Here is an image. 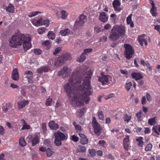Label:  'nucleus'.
Here are the masks:
<instances>
[{
  "instance_id": "nucleus-1",
  "label": "nucleus",
  "mask_w": 160,
  "mask_h": 160,
  "mask_svg": "<svg viewBox=\"0 0 160 160\" xmlns=\"http://www.w3.org/2000/svg\"><path fill=\"white\" fill-rule=\"evenodd\" d=\"M84 76L78 72H73L68 82L64 85V89L69 99L78 107L88 103L90 96L93 92L91 80L92 72L90 69L85 71Z\"/></svg>"
},
{
  "instance_id": "nucleus-2",
  "label": "nucleus",
  "mask_w": 160,
  "mask_h": 160,
  "mask_svg": "<svg viewBox=\"0 0 160 160\" xmlns=\"http://www.w3.org/2000/svg\"><path fill=\"white\" fill-rule=\"evenodd\" d=\"M30 40L28 35L21 33L18 35L13 36L10 40L9 45L11 47L17 48L22 44L25 50L27 51L31 48Z\"/></svg>"
},
{
  "instance_id": "nucleus-3",
  "label": "nucleus",
  "mask_w": 160,
  "mask_h": 160,
  "mask_svg": "<svg viewBox=\"0 0 160 160\" xmlns=\"http://www.w3.org/2000/svg\"><path fill=\"white\" fill-rule=\"evenodd\" d=\"M71 59V56L69 53H66L63 54L55 59V66L59 67L62 65L65 61Z\"/></svg>"
},
{
  "instance_id": "nucleus-4",
  "label": "nucleus",
  "mask_w": 160,
  "mask_h": 160,
  "mask_svg": "<svg viewBox=\"0 0 160 160\" xmlns=\"http://www.w3.org/2000/svg\"><path fill=\"white\" fill-rule=\"evenodd\" d=\"M54 136L55 137L54 143L57 146H60L61 145V141L67 140L68 138L67 136L63 133L58 131L54 133Z\"/></svg>"
},
{
  "instance_id": "nucleus-5",
  "label": "nucleus",
  "mask_w": 160,
  "mask_h": 160,
  "mask_svg": "<svg viewBox=\"0 0 160 160\" xmlns=\"http://www.w3.org/2000/svg\"><path fill=\"white\" fill-rule=\"evenodd\" d=\"M87 16L83 14L80 15L78 18V20H76L75 22L74 27L79 29L82 28L87 20Z\"/></svg>"
},
{
  "instance_id": "nucleus-6",
  "label": "nucleus",
  "mask_w": 160,
  "mask_h": 160,
  "mask_svg": "<svg viewBox=\"0 0 160 160\" xmlns=\"http://www.w3.org/2000/svg\"><path fill=\"white\" fill-rule=\"evenodd\" d=\"M92 123V127L94 129V133L97 135H100L102 132V128L98 123L94 117H93Z\"/></svg>"
},
{
  "instance_id": "nucleus-7",
  "label": "nucleus",
  "mask_w": 160,
  "mask_h": 160,
  "mask_svg": "<svg viewBox=\"0 0 160 160\" xmlns=\"http://www.w3.org/2000/svg\"><path fill=\"white\" fill-rule=\"evenodd\" d=\"M125 48V57L127 59L131 58L134 53V50L132 47L129 44H125L124 46Z\"/></svg>"
},
{
  "instance_id": "nucleus-8",
  "label": "nucleus",
  "mask_w": 160,
  "mask_h": 160,
  "mask_svg": "<svg viewBox=\"0 0 160 160\" xmlns=\"http://www.w3.org/2000/svg\"><path fill=\"white\" fill-rule=\"evenodd\" d=\"M28 139V142L31 143L32 147L38 143L40 141L39 136L38 134L37 133H35L34 136H29Z\"/></svg>"
},
{
  "instance_id": "nucleus-9",
  "label": "nucleus",
  "mask_w": 160,
  "mask_h": 160,
  "mask_svg": "<svg viewBox=\"0 0 160 160\" xmlns=\"http://www.w3.org/2000/svg\"><path fill=\"white\" fill-rule=\"evenodd\" d=\"M101 76L98 77L99 82H100L103 85H106L109 81V79L111 78V76L105 75L103 73H101Z\"/></svg>"
},
{
  "instance_id": "nucleus-10",
  "label": "nucleus",
  "mask_w": 160,
  "mask_h": 160,
  "mask_svg": "<svg viewBox=\"0 0 160 160\" xmlns=\"http://www.w3.org/2000/svg\"><path fill=\"white\" fill-rule=\"evenodd\" d=\"M72 70L68 68L66 66L63 67L61 70L58 72V76H62L63 77H68L71 73Z\"/></svg>"
},
{
  "instance_id": "nucleus-11",
  "label": "nucleus",
  "mask_w": 160,
  "mask_h": 160,
  "mask_svg": "<svg viewBox=\"0 0 160 160\" xmlns=\"http://www.w3.org/2000/svg\"><path fill=\"white\" fill-rule=\"evenodd\" d=\"M113 30L118 33L120 36L124 35L125 33V28L123 26H118L117 25L112 28Z\"/></svg>"
},
{
  "instance_id": "nucleus-12",
  "label": "nucleus",
  "mask_w": 160,
  "mask_h": 160,
  "mask_svg": "<svg viewBox=\"0 0 160 160\" xmlns=\"http://www.w3.org/2000/svg\"><path fill=\"white\" fill-rule=\"evenodd\" d=\"M120 35L116 31L112 29L109 36V38L111 41L115 42L118 40L120 38Z\"/></svg>"
},
{
  "instance_id": "nucleus-13",
  "label": "nucleus",
  "mask_w": 160,
  "mask_h": 160,
  "mask_svg": "<svg viewBox=\"0 0 160 160\" xmlns=\"http://www.w3.org/2000/svg\"><path fill=\"white\" fill-rule=\"evenodd\" d=\"M129 135L125 136L123 141V148L126 151H128L129 149Z\"/></svg>"
},
{
  "instance_id": "nucleus-14",
  "label": "nucleus",
  "mask_w": 160,
  "mask_h": 160,
  "mask_svg": "<svg viewBox=\"0 0 160 160\" xmlns=\"http://www.w3.org/2000/svg\"><path fill=\"white\" fill-rule=\"evenodd\" d=\"M120 2L119 0H114L112 2V6L114 10L118 12H120L121 8H120Z\"/></svg>"
},
{
  "instance_id": "nucleus-15",
  "label": "nucleus",
  "mask_w": 160,
  "mask_h": 160,
  "mask_svg": "<svg viewBox=\"0 0 160 160\" xmlns=\"http://www.w3.org/2000/svg\"><path fill=\"white\" fill-rule=\"evenodd\" d=\"M79 135L81 138L80 142L81 144L84 145L88 143V140L84 134L80 133Z\"/></svg>"
},
{
  "instance_id": "nucleus-16",
  "label": "nucleus",
  "mask_w": 160,
  "mask_h": 160,
  "mask_svg": "<svg viewBox=\"0 0 160 160\" xmlns=\"http://www.w3.org/2000/svg\"><path fill=\"white\" fill-rule=\"evenodd\" d=\"M131 76L132 78L135 79L136 81L138 80L143 78V76L141 73L138 72H133L131 74Z\"/></svg>"
},
{
  "instance_id": "nucleus-17",
  "label": "nucleus",
  "mask_w": 160,
  "mask_h": 160,
  "mask_svg": "<svg viewBox=\"0 0 160 160\" xmlns=\"http://www.w3.org/2000/svg\"><path fill=\"white\" fill-rule=\"evenodd\" d=\"M108 16L105 12H102L100 13L99 19L101 21L105 22L108 20Z\"/></svg>"
},
{
  "instance_id": "nucleus-18",
  "label": "nucleus",
  "mask_w": 160,
  "mask_h": 160,
  "mask_svg": "<svg viewBox=\"0 0 160 160\" xmlns=\"http://www.w3.org/2000/svg\"><path fill=\"white\" fill-rule=\"evenodd\" d=\"M48 126L49 128L52 130H56L59 128L58 124L53 121H50L49 122Z\"/></svg>"
},
{
  "instance_id": "nucleus-19",
  "label": "nucleus",
  "mask_w": 160,
  "mask_h": 160,
  "mask_svg": "<svg viewBox=\"0 0 160 160\" xmlns=\"http://www.w3.org/2000/svg\"><path fill=\"white\" fill-rule=\"evenodd\" d=\"M29 101L28 100H23L18 102V108L19 109L22 108L26 105L29 104Z\"/></svg>"
},
{
  "instance_id": "nucleus-20",
  "label": "nucleus",
  "mask_w": 160,
  "mask_h": 160,
  "mask_svg": "<svg viewBox=\"0 0 160 160\" xmlns=\"http://www.w3.org/2000/svg\"><path fill=\"white\" fill-rule=\"evenodd\" d=\"M12 77V79L14 80L17 81L18 79L19 75L17 69L15 68L13 70Z\"/></svg>"
},
{
  "instance_id": "nucleus-21",
  "label": "nucleus",
  "mask_w": 160,
  "mask_h": 160,
  "mask_svg": "<svg viewBox=\"0 0 160 160\" xmlns=\"http://www.w3.org/2000/svg\"><path fill=\"white\" fill-rule=\"evenodd\" d=\"M138 42L141 46H143L144 44L146 46L148 44L147 40L144 37L142 36H140L138 38Z\"/></svg>"
},
{
  "instance_id": "nucleus-22",
  "label": "nucleus",
  "mask_w": 160,
  "mask_h": 160,
  "mask_svg": "<svg viewBox=\"0 0 160 160\" xmlns=\"http://www.w3.org/2000/svg\"><path fill=\"white\" fill-rule=\"evenodd\" d=\"M86 112V110L85 108H82L79 110H78L76 112V113L78 115V117H82L83 116L85 113Z\"/></svg>"
},
{
  "instance_id": "nucleus-23",
  "label": "nucleus",
  "mask_w": 160,
  "mask_h": 160,
  "mask_svg": "<svg viewBox=\"0 0 160 160\" xmlns=\"http://www.w3.org/2000/svg\"><path fill=\"white\" fill-rule=\"evenodd\" d=\"M12 105L11 103H8L6 104L5 105L3 106L2 109L3 111L5 112H9L12 108Z\"/></svg>"
},
{
  "instance_id": "nucleus-24",
  "label": "nucleus",
  "mask_w": 160,
  "mask_h": 160,
  "mask_svg": "<svg viewBox=\"0 0 160 160\" xmlns=\"http://www.w3.org/2000/svg\"><path fill=\"white\" fill-rule=\"evenodd\" d=\"M132 14L129 15L127 18L126 21L127 24L128 25H130V27L132 28L134 26V25L133 22L132 20Z\"/></svg>"
},
{
  "instance_id": "nucleus-25",
  "label": "nucleus",
  "mask_w": 160,
  "mask_h": 160,
  "mask_svg": "<svg viewBox=\"0 0 160 160\" xmlns=\"http://www.w3.org/2000/svg\"><path fill=\"white\" fill-rule=\"evenodd\" d=\"M70 32V30L68 28L62 30L60 32V34L63 36H68Z\"/></svg>"
},
{
  "instance_id": "nucleus-26",
  "label": "nucleus",
  "mask_w": 160,
  "mask_h": 160,
  "mask_svg": "<svg viewBox=\"0 0 160 160\" xmlns=\"http://www.w3.org/2000/svg\"><path fill=\"white\" fill-rule=\"evenodd\" d=\"M86 58V55L85 53L83 52L81 55L77 59V61L78 62H83Z\"/></svg>"
},
{
  "instance_id": "nucleus-27",
  "label": "nucleus",
  "mask_w": 160,
  "mask_h": 160,
  "mask_svg": "<svg viewBox=\"0 0 160 160\" xmlns=\"http://www.w3.org/2000/svg\"><path fill=\"white\" fill-rule=\"evenodd\" d=\"M25 73L27 75H29V76H27V77L28 79L29 82L30 83H32V79L33 78V74L32 72L30 71H27L25 72Z\"/></svg>"
},
{
  "instance_id": "nucleus-28",
  "label": "nucleus",
  "mask_w": 160,
  "mask_h": 160,
  "mask_svg": "<svg viewBox=\"0 0 160 160\" xmlns=\"http://www.w3.org/2000/svg\"><path fill=\"white\" fill-rule=\"evenodd\" d=\"M86 151V148L82 146H79L77 149V152H85Z\"/></svg>"
},
{
  "instance_id": "nucleus-29",
  "label": "nucleus",
  "mask_w": 160,
  "mask_h": 160,
  "mask_svg": "<svg viewBox=\"0 0 160 160\" xmlns=\"http://www.w3.org/2000/svg\"><path fill=\"white\" fill-rule=\"evenodd\" d=\"M14 6L12 4L9 3L8 5V7L6 8V10L9 12L12 13L14 11Z\"/></svg>"
},
{
  "instance_id": "nucleus-30",
  "label": "nucleus",
  "mask_w": 160,
  "mask_h": 160,
  "mask_svg": "<svg viewBox=\"0 0 160 160\" xmlns=\"http://www.w3.org/2000/svg\"><path fill=\"white\" fill-rule=\"evenodd\" d=\"M97 114L99 119L102 121L104 120V115L102 111L101 110L99 109L98 110Z\"/></svg>"
},
{
  "instance_id": "nucleus-31",
  "label": "nucleus",
  "mask_w": 160,
  "mask_h": 160,
  "mask_svg": "<svg viewBox=\"0 0 160 160\" xmlns=\"http://www.w3.org/2000/svg\"><path fill=\"white\" fill-rule=\"evenodd\" d=\"M143 137H140L136 139V141L138 142V146L141 147H142L144 145V143L143 141Z\"/></svg>"
},
{
  "instance_id": "nucleus-32",
  "label": "nucleus",
  "mask_w": 160,
  "mask_h": 160,
  "mask_svg": "<svg viewBox=\"0 0 160 160\" xmlns=\"http://www.w3.org/2000/svg\"><path fill=\"white\" fill-rule=\"evenodd\" d=\"M88 156L91 157H93L96 155V152L95 149H89L88 150Z\"/></svg>"
},
{
  "instance_id": "nucleus-33",
  "label": "nucleus",
  "mask_w": 160,
  "mask_h": 160,
  "mask_svg": "<svg viewBox=\"0 0 160 160\" xmlns=\"http://www.w3.org/2000/svg\"><path fill=\"white\" fill-rule=\"evenodd\" d=\"M47 36L49 38L53 40L54 39L55 36L53 31H50L48 32Z\"/></svg>"
},
{
  "instance_id": "nucleus-34",
  "label": "nucleus",
  "mask_w": 160,
  "mask_h": 160,
  "mask_svg": "<svg viewBox=\"0 0 160 160\" xmlns=\"http://www.w3.org/2000/svg\"><path fill=\"white\" fill-rule=\"evenodd\" d=\"M157 11V8L156 7L155 8H151L150 10V12L152 15V16L153 17L156 16Z\"/></svg>"
},
{
  "instance_id": "nucleus-35",
  "label": "nucleus",
  "mask_w": 160,
  "mask_h": 160,
  "mask_svg": "<svg viewBox=\"0 0 160 160\" xmlns=\"http://www.w3.org/2000/svg\"><path fill=\"white\" fill-rule=\"evenodd\" d=\"M19 144L21 146L24 147L26 145L27 143L24 138H21L19 139Z\"/></svg>"
},
{
  "instance_id": "nucleus-36",
  "label": "nucleus",
  "mask_w": 160,
  "mask_h": 160,
  "mask_svg": "<svg viewBox=\"0 0 160 160\" xmlns=\"http://www.w3.org/2000/svg\"><path fill=\"white\" fill-rule=\"evenodd\" d=\"M60 12L61 18L63 19H66L67 17L68 14L66 11L64 10H62Z\"/></svg>"
},
{
  "instance_id": "nucleus-37",
  "label": "nucleus",
  "mask_w": 160,
  "mask_h": 160,
  "mask_svg": "<svg viewBox=\"0 0 160 160\" xmlns=\"http://www.w3.org/2000/svg\"><path fill=\"white\" fill-rule=\"evenodd\" d=\"M148 124L150 125H153L155 124L156 122L155 119V118H150L148 121Z\"/></svg>"
},
{
  "instance_id": "nucleus-38",
  "label": "nucleus",
  "mask_w": 160,
  "mask_h": 160,
  "mask_svg": "<svg viewBox=\"0 0 160 160\" xmlns=\"http://www.w3.org/2000/svg\"><path fill=\"white\" fill-rule=\"evenodd\" d=\"M39 13H41V12L38 11H33L29 13L28 16V17L31 18L38 14Z\"/></svg>"
},
{
  "instance_id": "nucleus-39",
  "label": "nucleus",
  "mask_w": 160,
  "mask_h": 160,
  "mask_svg": "<svg viewBox=\"0 0 160 160\" xmlns=\"http://www.w3.org/2000/svg\"><path fill=\"white\" fill-rule=\"evenodd\" d=\"M132 84L131 82H130L128 83H126L125 87L126 90L128 91H129L131 87L132 86Z\"/></svg>"
},
{
  "instance_id": "nucleus-40",
  "label": "nucleus",
  "mask_w": 160,
  "mask_h": 160,
  "mask_svg": "<svg viewBox=\"0 0 160 160\" xmlns=\"http://www.w3.org/2000/svg\"><path fill=\"white\" fill-rule=\"evenodd\" d=\"M42 44L47 46V48L48 49L50 48V43L49 40H46L43 42Z\"/></svg>"
},
{
  "instance_id": "nucleus-41",
  "label": "nucleus",
  "mask_w": 160,
  "mask_h": 160,
  "mask_svg": "<svg viewBox=\"0 0 160 160\" xmlns=\"http://www.w3.org/2000/svg\"><path fill=\"white\" fill-rule=\"evenodd\" d=\"M52 102V99L50 98H48L46 100L45 104L47 106H51V103Z\"/></svg>"
},
{
  "instance_id": "nucleus-42",
  "label": "nucleus",
  "mask_w": 160,
  "mask_h": 160,
  "mask_svg": "<svg viewBox=\"0 0 160 160\" xmlns=\"http://www.w3.org/2000/svg\"><path fill=\"white\" fill-rule=\"evenodd\" d=\"M46 29V28H45L41 27L37 30V31L39 34H42L45 31Z\"/></svg>"
},
{
  "instance_id": "nucleus-43",
  "label": "nucleus",
  "mask_w": 160,
  "mask_h": 160,
  "mask_svg": "<svg viewBox=\"0 0 160 160\" xmlns=\"http://www.w3.org/2000/svg\"><path fill=\"white\" fill-rule=\"evenodd\" d=\"M123 118L124 121L128 122L131 120V117L128 116L127 114H126L124 115Z\"/></svg>"
},
{
  "instance_id": "nucleus-44",
  "label": "nucleus",
  "mask_w": 160,
  "mask_h": 160,
  "mask_svg": "<svg viewBox=\"0 0 160 160\" xmlns=\"http://www.w3.org/2000/svg\"><path fill=\"white\" fill-rule=\"evenodd\" d=\"M152 144L149 143L148 144L145 148V151H150L152 148Z\"/></svg>"
},
{
  "instance_id": "nucleus-45",
  "label": "nucleus",
  "mask_w": 160,
  "mask_h": 160,
  "mask_svg": "<svg viewBox=\"0 0 160 160\" xmlns=\"http://www.w3.org/2000/svg\"><path fill=\"white\" fill-rule=\"evenodd\" d=\"M50 21L48 20H44L42 21V25H45L46 27H48Z\"/></svg>"
},
{
  "instance_id": "nucleus-46",
  "label": "nucleus",
  "mask_w": 160,
  "mask_h": 160,
  "mask_svg": "<svg viewBox=\"0 0 160 160\" xmlns=\"http://www.w3.org/2000/svg\"><path fill=\"white\" fill-rule=\"evenodd\" d=\"M31 127L30 125L27 123L24 124L22 126V130H24V129H27L28 130L30 129Z\"/></svg>"
},
{
  "instance_id": "nucleus-47",
  "label": "nucleus",
  "mask_w": 160,
  "mask_h": 160,
  "mask_svg": "<svg viewBox=\"0 0 160 160\" xmlns=\"http://www.w3.org/2000/svg\"><path fill=\"white\" fill-rule=\"evenodd\" d=\"M48 63L52 66H55V59L54 60L53 58H51L49 59L48 60Z\"/></svg>"
},
{
  "instance_id": "nucleus-48",
  "label": "nucleus",
  "mask_w": 160,
  "mask_h": 160,
  "mask_svg": "<svg viewBox=\"0 0 160 160\" xmlns=\"http://www.w3.org/2000/svg\"><path fill=\"white\" fill-rule=\"evenodd\" d=\"M46 151L47 155L48 157H50L52 155V152L50 149L48 148Z\"/></svg>"
},
{
  "instance_id": "nucleus-49",
  "label": "nucleus",
  "mask_w": 160,
  "mask_h": 160,
  "mask_svg": "<svg viewBox=\"0 0 160 160\" xmlns=\"http://www.w3.org/2000/svg\"><path fill=\"white\" fill-rule=\"evenodd\" d=\"M43 19L42 17H41L37 21V26L42 25Z\"/></svg>"
},
{
  "instance_id": "nucleus-50",
  "label": "nucleus",
  "mask_w": 160,
  "mask_h": 160,
  "mask_svg": "<svg viewBox=\"0 0 160 160\" xmlns=\"http://www.w3.org/2000/svg\"><path fill=\"white\" fill-rule=\"evenodd\" d=\"M71 139L74 142H77L78 141V138L75 135H73L72 136Z\"/></svg>"
},
{
  "instance_id": "nucleus-51",
  "label": "nucleus",
  "mask_w": 160,
  "mask_h": 160,
  "mask_svg": "<svg viewBox=\"0 0 160 160\" xmlns=\"http://www.w3.org/2000/svg\"><path fill=\"white\" fill-rule=\"evenodd\" d=\"M42 127L44 133H46L47 131L46 128V124L45 123H43L42 124Z\"/></svg>"
},
{
  "instance_id": "nucleus-52",
  "label": "nucleus",
  "mask_w": 160,
  "mask_h": 160,
  "mask_svg": "<svg viewBox=\"0 0 160 160\" xmlns=\"http://www.w3.org/2000/svg\"><path fill=\"white\" fill-rule=\"evenodd\" d=\"M92 48H87L85 49L84 50L83 52L85 53V54L87 55L88 53L91 52L92 51Z\"/></svg>"
},
{
  "instance_id": "nucleus-53",
  "label": "nucleus",
  "mask_w": 160,
  "mask_h": 160,
  "mask_svg": "<svg viewBox=\"0 0 160 160\" xmlns=\"http://www.w3.org/2000/svg\"><path fill=\"white\" fill-rule=\"evenodd\" d=\"M62 49L61 47H58L55 50L54 52H53V54L55 55L58 54L59 52Z\"/></svg>"
},
{
  "instance_id": "nucleus-54",
  "label": "nucleus",
  "mask_w": 160,
  "mask_h": 160,
  "mask_svg": "<svg viewBox=\"0 0 160 160\" xmlns=\"http://www.w3.org/2000/svg\"><path fill=\"white\" fill-rule=\"evenodd\" d=\"M34 53L36 55H38L40 54L41 53L42 51L41 50L39 49H36L34 50Z\"/></svg>"
},
{
  "instance_id": "nucleus-55",
  "label": "nucleus",
  "mask_w": 160,
  "mask_h": 160,
  "mask_svg": "<svg viewBox=\"0 0 160 160\" xmlns=\"http://www.w3.org/2000/svg\"><path fill=\"white\" fill-rule=\"evenodd\" d=\"M142 113L141 110L140 111L137 112L136 115V116L138 118V120H140L141 118V115Z\"/></svg>"
},
{
  "instance_id": "nucleus-56",
  "label": "nucleus",
  "mask_w": 160,
  "mask_h": 160,
  "mask_svg": "<svg viewBox=\"0 0 160 160\" xmlns=\"http://www.w3.org/2000/svg\"><path fill=\"white\" fill-rule=\"evenodd\" d=\"M106 143V141L103 140H99L98 142V144L99 145L103 147H104V145Z\"/></svg>"
},
{
  "instance_id": "nucleus-57",
  "label": "nucleus",
  "mask_w": 160,
  "mask_h": 160,
  "mask_svg": "<svg viewBox=\"0 0 160 160\" xmlns=\"http://www.w3.org/2000/svg\"><path fill=\"white\" fill-rule=\"evenodd\" d=\"M145 66H146L147 67V68L149 71H151L152 70V66H151L148 63L146 62V63H145Z\"/></svg>"
},
{
  "instance_id": "nucleus-58",
  "label": "nucleus",
  "mask_w": 160,
  "mask_h": 160,
  "mask_svg": "<svg viewBox=\"0 0 160 160\" xmlns=\"http://www.w3.org/2000/svg\"><path fill=\"white\" fill-rule=\"evenodd\" d=\"M108 40V38L106 36H103L100 39V41L102 42H106Z\"/></svg>"
},
{
  "instance_id": "nucleus-59",
  "label": "nucleus",
  "mask_w": 160,
  "mask_h": 160,
  "mask_svg": "<svg viewBox=\"0 0 160 160\" xmlns=\"http://www.w3.org/2000/svg\"><path fill=\"white\" fill-rule=\"evenodd\" d=\"M101 27L100 26H98L97 27H94L95 30L96 31V32L98 33L101 32Z\"/></svg>"
},
{
  "instance_id": "nucleus-60",
  "label": "nucleus",
  "mask_w": 160,
  "mask_h": 160,
  "mask_svg": "<svg viewBox=\"0 0 160 160\" xmlns=\"http://www.w3.org/2000/svg\"><path fill=\"white\" fill-rule=\"evenodd\" d=\"M146 97L147 100L148 101H150L152 100V98L149 94L148 93H146Z\"/></svg>"
},
{
  "instance_id": "nucleus-61",
  "label": "nucleus",
  "mask_w": 160,
  "mask_h": 160,
  "mask_svg": "<svg viewBox=\"0 0 160 160\" xmlns=\"http://www.w3.org/2000/svg\"><path fill=\"white\" fill-rule=\"evenodd\" d=\"M152 131H153V132H154L157 135H160V133L157 130V128H156V127L153 126L152 128Z\"/></svg>"
},
{
  "instance_id": "nucleus-62",
  "label": "nucleus",
  "mask_w": 160,
  "mask_h": 160,
  "mask_svg": "<svg viewBox=\"0 0 160 160\" xmlns=\"http://www.w3.org/2000/svg\"><path fill=\"white\" fill-rule=\"evenodd\" d=\"M142 103L143 105L145 104L146 102V100L145 96H143L142 98Z\"/></svg>"
},
{
  "instance_id": "nucleus-63",
  "label": "nucleus",
  "mask_w": 160,
  "mask_h": 160,
  "mask_svg": "<svg viewBox=\"0 0 160 160\" xmlns=\"http://www.w3.org/2000/svg\"><path fill=\"white\" fill-rule=\"evenodd\" d=\"M4 129L0 125V134L1 135H3L4 133Z\"/></svg>"
},
{
  "instance_id": "nucleus-64",
  "label": "nucleus",
  "mask_w": 160,
  "mask_h": 160,
  "mask_svg": "<svg viewBox=\"0 0 160 160\" xmlns=\"http://www.w3.org/2000/svg\"><path fill=\"white\" fill-rule=\"evenodd\" d=\"M42 68L43 72H48L49 68L47 66L43 67Z\"/></svg>"
}]
</instances>
